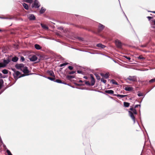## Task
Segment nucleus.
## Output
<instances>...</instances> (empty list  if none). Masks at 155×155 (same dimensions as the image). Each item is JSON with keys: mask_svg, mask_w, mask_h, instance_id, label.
<instances>
[{"mask_svg": "<svg viewBox=\"0 0 155 155\" xmlns=\"http://www.w3.org/2000/svg\"><path fill=\"white\" fill-rule=\"evenodd\" d=\"M16 67L18 69H20L23 71L24 73L28 74L29 73V71L26 67H24L23 64H19L16 65Z\"/></svg>", "mask_w": 155, "mask_h": 155, "instance_id": "1", "label": "nucleus"}, {"mask_svg": "<svg viewBox=\"0 0 155 155\" xmlns=\"http://www.w3.org/2000/svg\"><path fill=\"white\" fill-rule=\"evenodd\" d=\"M130 110H131V111H129V115L131 118L134 121V123H135V117L134 116V114H137L136 110L135 108H130Z\"/></svg>", "mask_w": 155, "mask_h": 155, "instance_id": "2", "label": "nucleus"}, {"mask_svg": "<svg viewBox=\"0 0 155 155\" xmlns=\"http://www.w3.org/2000/svg\"><path fill=\"white\" fill-rule=\"evenodd\" d=\"M14 77L15 79H17L19 78L25 76V75L22 74L21 75V73L18 71H16L13 74Z\"/></svg>", "mask_w": 155, "mask_h": 155, "instance_id": "3", "label": "nucleus"}, {"mask_svg": "<svg viewBox=\"0 0 155 155\" xmlns=\"http://www.w3.org/2000/svg\"><path fill=\"white\" fill-rule=\"evenodd\" d=\"M10 60L9 59L4 60L3 63H0V68L5 67L10 62Z\"/></svg>", "mask_w": 155, "mask_h": 155, "instance_id": "4", "label": "nucleus"}, {"mask_svg": "<svg viewBox=\"0 0 155 155\" xmlns=\"http://www.w3.org/2000/svg\"><path fill=\"white\" fill-rule=\"evenodd\" d=\"M127 79L133 82L136 81L137 80V77L135 76H130L127 78Z\"/></svg>", "mask_w": 155, "mask_h": 155, "instance_id": "5", "label": "nucleus"}, {"mask_svg": "<svg viewBox=\"0 0 155 155\" xmlns=\"http://www.w3.org/2000/svg\"><path fill=\"white\" fill-rule=\"evenodd\" d=\"M40 6V3L38 0H35L34 4L32 5L31 7L32 8H38Z\"/></svg>", "mask_w": 155, "mask_h": 155, "instance_id": "6", "label": "nucleus"}, {"mask_svg": "<svg viewBox=\"0 0 155 155\" xmlns=\"http://www.w3.org/2000/svg\"><path fill=\"white\" fill-rule=\"evenodd\" d=\"M115 44L116 46L119 48H121L122 46L121 42L118 40H116L115 41Z\"/></svg>", "mask_w": 155, "mask_h": 155, "instance_id": "7", "label": "nucleus"}, {"mask_svg": "<svg viewBox=\"0 0 155 155\" xmlns=\"http://www.w3.org/2000/svg\"><path fill=\"white\" fill-rule=\"evenodd\" d=\"M29 59L31 61H34L37 59V57L36 55H33L29 58Z\"/></svg>", "mask_w": 155, "mask_h": 155, "instance_id": "8", "label": "nucleus"}, {"mask_svg": "<svg viewBox=\"0 0 155 155\" xmlns=\"http://www.w3.org/2000/svg\"><path fill=\"white\" fill-rule=\"evenodd\" d=\"M91 78V85L93 86L94 85L95 83V80L94 78V77H93V75L92 74L90 75Z\"/></svg>", "mask_w": 155, "mask_h": 155, "instance_id": "9", "label": "nucleus"}, {"mask_svg": "<svg viewBox=\"0 0 155 155\" xmlns=\"http://www.w3.org/2000/svg\"><path fill=\"white\" fill-rule=\"evenodd\" d=\"M28 18L30 20H34L35 19V16L32 14H29L28 15Z\"/></svg>", "mask_w": 155, "mask_h": 155, "instance_id": "10", "label": "nucleus"}, {"mask_svg": "<svg viewBox=\"0 0 155 155\" xmlns=\"http://www.w3.org/2000/svg\"><path fill=\"white\" fill-rule=\"evenodd\" d=\"M47 73L51 76L55 77L54 73L52 71H47Z\"/></svg>", "mask_w": 155, "mask_h": 155, "instance_id": "11", "label": "nucleus"}, {"mask_svg": "<svg viewBox=\"0 0 155 155\" xmlns=\"http://www.w3.org/2000/svg\"><path fill=\"white\" fill-rule=\"evenodd\" d=\"M124 89L127 91H130L133 90V88L131 87L127 86L125 87Z\"/></svg>", "mask_w": 155, "mask_h": 155, "instance_id": "12", "label": "nucleus"}, {"mask_svg": "<svg viewBox=\"0 0 155 155\" xmlns=\"http://www.w3.org/2000/svg\"><path fill=\"white\" fill-rule=\"evenodd\" d=\"M97 46L99 48H104L105 47V46L101 44H98L97 45Z\"/></svg>", "mask_w": 155, "mask_h": 155, "instance_id": "13", "label": "nucleus"}, {"mask_svg": "<svg viewBox=\"0 0 155 155\" xmlns=\"http://www.w3.org/2000/svg\"><path fill=\"white\" fill-rule=\"evenodd\" d=\"M105 92L106 93L110 94H113L114 93V91L112 90H106L105 91Z\"/></svg>", "mask_w": 155, "mask_h": 155, "instance_id": "14", "label": "nucleus"}, {"mask_svg": "<svg viewBox=\"0 0 155 155\" xmlns=\"http://www.w3.org/2000/svg\"><path fill=\"white\" fill-rule=\"evenodd\" d=\"M41 25L43 29H45V30L48 29V27L46 25H44L43 24H41Z\"/></svg>", "mask_w": 155, "mask_h": 155, "instance_id": "15", "label": "nucleus"}, {"mask_svg": "<svg viewBox=\"0 0 155 155\" xmlns=\"http://www.w3.org/2000/svg\"><path fill=\"white\" fill-rule=\"evenodd\" d=\"M101 76L104 77L106 78H107L108 77V74L106 73L105 74H101Z\"/></svg>", "mask_w": 155, "mask_h": 155, "instance_id": "16", "label": "nucleus"}, {"mask_svg": "<svg viewBox=\"0 0 155 155\" xmlns=\"http://www.w3.org/2000/svg\"><path fill=\"white\" fill-rule=\"evenodd\" d=\"M104 26L103 25L101 24H99V28L100 30L101 31L103 30L104 28Z\"/></svg>", "mask_w": 155, "mask_h": 155, "instance_id": "17", "label": "nucleus"}, {"mask_svg": "<svg viewBox=\"0 0 155 155\" xmlns=\"http://www.w3.org/2000/svg\"><path fill=\"white\" fill-rule=\"evenodd\" d=\"M35 47L36 49L38 50L40 49L41 48L40 46L38 44H35Z\"/></svg>", "mask_w": 155, "mask_h": 155, "instance_id": "18", "label": "nucleus"}, {"mask_svg": "<svg viewBox=\"0 0 155 155\" xmlns=\"http://www.w3.org/2000/svg\"><path fill=\"white\" fill-rule=\"evenodd\" d=\"M23 5L25 9L27 10L28 9V5L27 4L25 3H23Z\"/></svg>", "mask_w": 155, "mask_h": 155, "instance_id": "19", "label": "nucleus"}, {"mask_svg": "<svg viewBox=\"0 0 155 155\" xmlns=\"http://www.w3.org/2000/svg\"><path fill=\"white\" fill-rule=\"evenodd\" d=\"M18 58L17 57H15L12 58V61L14 62H16L18 60Z\"/></svg>", "mask_w": 155, "mask_h": 155, "instance_id": "20", "label": "nucleus"}, {"mask_svg": "<svg viewBox=\"0 0 155 155\" xmlns=\"http://www.w3.org/2000/svg\"><path fill=\"white\" fill-rule=\"evenodd\" d=\"M130 104L127 102H124V105L126 107H128L129 106Z\"/></svg>", "mask_w": 155, "mask_h": 155, "instance_id": "21", "label": "nucleus"}, {"mask_svg": "<svg viewBox=\"0 0 155 155\" xmlns=\"http://www.w3.org/2000/svg\"><path fill=\"white\" fill-rule=\"evenodd\" d=\"M45 9L44 8H42L41 10L40 11V13H43L45 11Z\"/></svg>", "mask_w": 155, "mask_h": 155, "instance_id": "22", "label": "nucleus"}, {"mask_svg": "<svg viewBox=\"0 0 155 155\" xmlns=\"http://www.w3.org/2000/svg\"><path fill=\"white\" fill-rule=\"evenodd\" d=\"M110 82H111L113 84L117 85V83L114 80H112L110 81Z\"/></svg>", "mask_w": 155, "mask_h": 155, "instance_id": "23", "label": "nucleus"}, {"mask_svg": "<svg viewBox=\"0 0 155 155\" xmlns=\"http://www.w3.org/2000/svg\"><path fill=\"white\" fill-rule=\"evenodd\" d=\"M8 70L6 69H4L2 71V73L5 74L8 73Z\"/></svg>", "mask_w": 155, "mask_h": 155, "instance_id": "24", "label": "nucleus"}, {"mask_svg": "<svg viewBox=\"0 0 155 155\" xmlns=\"http://www.w3.org/2000/svg\"><path fill=\"white\" fill-rule=\"evenodd\" d=\"M116 96L118 97H120L121 98H123L125 96V95L117 94L116 95Z\"/></svg>", "mask_w": 155, "mask_h": 155, "instance_id": "25", "label": "nucleus"}, {"mask_svg": "<svg viewBox=\"0 0 155 155\" xmlns=\"http://www.w3.org/2000/svg\"><path fill=\"white\" fill-rule=\"evenodd\" d=\"M3 82L2 80H0V89L1 88L2 84H3Z\"/></svg>", "mask_w": 155, "mask_h": 155, "instance_id": "26", "label": "nucleus"}, {"mask_svg": "<svg viewBox=\"0 0 155 155\" xmlns=\"http://www.w3.org/2000/svg\"><path fill=\"white\" fill-rule=\"evenodd\" d=\"M25 1L29 3L32 2V0H25Z\"/></svg>", "mask_w": 155, "mask_h": 155, "instance_id": "27", "label": "nucleus"}, {"mask_svg": "<svg viewBox=\"0 0 155 155\" xmlns=\"http://www.w3.org/2000/svg\"><path fill=\"white\" fill-rule=\"evenodd\" d=\"M68 64V63H64L62 64H60V67H62Z\"/></svg>", "mask_w": 155, "mask_h": 155, "instance_id": "28", "label": "nucleus"}, {"mask_svg": "<svg viewBox=\"0 0 155 155\" xmlns=\"http://www.w3.org/2000/svg\"><path fill=\"white\" fill-rule=\"evenodd\" d=\"M138 95L139 97L142 96H143V93H142L140 92H138Z\"/></svg>", "mask_w": 155, "mask_h": 155, "instance_id": "29", "label": "nucleus"}, {"mask_svg": "<svg viewBox=\"0 0 155 155\" xmlns=\"http://www.w3.org/2000/svg\"><path fill=\"white\" fill-rule=\"evenodd\" d=\"M7 153H8V155H12L11 152L9 151L8 150H7Z\"/></svg>", "mask_w": 155, "mask_h": 155, "instance_id": "30", "label": "nucleus"}, {"mask_svg": "<svg viewBox=\"0 0 155 155\" xmlns=\"http://www.w3.org/2000/svg\"><path fill=\"white\" fill-rule=\"evenodd\" d=\"M95 75L96 77V78L98 80H99L100 79V77L97 74H95Z\"/></svg>", "mask_w": 155, "mask_h": 155, "instance_id": "31", "label": "nucleus"}, {"mask_svg": "<svg viewBox=\"0 0 155 155\" xmlns=\"http://www.w3.org/2000/svg\"><path fill=\"white\" fill-rule=\"evenodd\" d=\"M101 81L104 83H105L106 82V81L105 80H104L103 78H102L101 79Z\"/></svg>", "mask_w": 155, "mask_h": 155, "instance_id": "32", "label": "nucleus"}, {"mask_svg": "<svg viewBox=\"0 0 155 155\" xmlns=\"http://www.w3.org/2000/svg\"><path fill=\"white\" fill-rule=\"evenodd\" d=\"M85 84H86L90 86L91 85V84L90 83V82L88 81H85Z\"/></svg>", "mask_w": 155, "mask_h": 155, "instance_id": "33", "label": "nucleus"}, {"mask_svg": "<svg viewBox=\"0 0 155 155\" xmlns=\"http://www.w3.org/2000/svg\"><path fill=\"white\" fill-rule=\"evenodd\" d=\"M47 78L49 79L50 80H51V81H54V78H51V77H48Z\"/></svg>", "mask_w": 155, "mask_h": 155, "instance_id": "34", "label": "nucleus"}, {"mask_svg": "<svg viewBox=\"0 0 155 155\" xmlns=\"http://www.w3.org/2000/svg\"><path fill=\"white\" fill-rule=\"evenodd\" d=\"M155 81V78L154 79H152L151 80L149 81V82L150 83L153 82Z\"/></svg>", "mask_w": 155, "mask_h": 155, "instance_id": "35", "label": "nucleus"}, {"mask_svg": "<svg viewBox=\"0 0 155 155\" xmlns=\"http://www.w3.org/2000/svg\"><path fill=\"white\" fill-rule=\"evenodd\" d=\"M55 81L58 83H62L61 81L58 79L56 80Z\"/></svg>", "mask_w": 155, "mask_h": 155, "instance_id": "36", "label": "nucleus"}, {"mask_svg": "<svg viewBox=\"0 0 155 155\" xmlns=\"http://www.w3.org/2000/svg\"><path fill=\"white\" fill-rule=\"evenodd\" d=\"M124 57L129 60H130V58L129 57H128L126 56H124Z\"/></svg>", "mask_w": 155, "mask_h": 155, "instance_id": "37", "label": "nucleus"}, {"mask_svg": "<svg viewBox=\"0 0 155 155\" xmlns=\"http://www.w3.org/2000/svg\"><path fill=\"white\" fill-rule=\"evenodd\" d=\"M138 58L140 59H144V58L141 56H139L138 57Z\"/></svg>", "mask_w": 155, "mask_h": 155, "instance_id": "38", "label": "nucleus"}, {"mask_svg": "<svg viewBox=\"0 0 155 155\" xmlns=\"http://www.w3.org/2000/svg\"><path fill=\"white\" fill-rule=\"evenodd\" d=\"M68 68L70 70H72L73 69V67L71 66H69L68 67Z\"/></svg>", "mask_w": 155, "mask_h": 155, "instance_id": "39", "label": "nucleus"}, {"mask_svg": "<svg viewBox=\"0 0 155 155\" xmlns=\"http://www.w3.org/2000/svg\"><path fill=\"white\" fill-rule=\"evenodd\" d=\"M75 71H71V72H70L69 73V74H74L75 73Z\"/></svg>", "mask_w": 155, "mask_h": 155, "instance_id": "40", "label": "nucleus"}, {"mask_svg": "<svg viewBox=\"0 0 155 155\" xmlns=\"http://www.w3.org/2000/svg\"><path fill=\"white\" fill-rule=\"evenodd\" d=\"M68 78H74V76H68Z\"/></svg>", "mask_w": 155, "mask_h": 155, "instance_id": "41", "label": "nucleus"}, {"mask_svg": "<svg viewBox=\"0 0 155 155\" xmlns=\"http://www.w3.org/2000/svg\"><path fill=\"white\" fill-rule=\"evenodd\" d=\"M21 60L22 61H23L25 60V58L23 57H21Z\"/></svg>", "mask_w": 155, "mask_h": 155, "instance_id": "42", "label": "nucleus"}, {"mask_svg": "<svg viewBox=\"0 0 155 155\" xmlns=\"http://www.w3.org/2000/svg\"><path fill=\"white\" fill-rule=\"evenodd\" d=\"M139 106H140V105H136L135 106V107H134V108L135 109V108H136L137 107H138Z\"/></svg>", "mask_w": 155, "mask_h": 155, "instance_id": "43", "label": "nucleus"}, {"mask_svg": "<svg viewBox=\"0 0 155 155\" xmlns=\"http://www.w3.org/2000/svg\"><path fill=\"white\" fill-rule=\"evenodd\" d=\"M77 72L78 73L81 74L82 73V71H78Z\"/></svg>", "mask_w": 155, "mask_h": 155, "instance_id": "44", "label": "nucleus"}, {"mask_svg": "<svg viewBox=\"0 0 155 155\" xmlns=\"http://www.w3.org/2000/svg\"><path fill=\"white\" fill-rule=\"evenodd\" d=\"M147 18L149 20H150L152 18V17L149 16L147 17Z\"/></svg>", "mask_w": 155, "mask_h": 155, "instance_id": "45", "label": "nucleus"}, {"mask_svg": "<svg viewBox=\"0 0 155 155\" xmlns=\"http://www.w3.org/2000/svg\"><path fill=\"white\" fill-rule=\"evenodd\" d=\"M0 141H1V143H2V144H3V142L2 139H1Z\"/></svg>", "mask_w": 155, "mask_h": 155, "instance_id": "46", "label": "nucleus"}, {"mask_svg": "<svg viewBox=\"0 0 155 155\" xmlns=\"http://www.w3.org/2000/svg\"><path fill=\"white\" fill-rule=\"evenodd\" d=\"M84 78H85L86 79H87V78L86 77H85V76H84Z\"/></svg>", "mask_w": 155, "mask_h": 155, "instance_id": "47", "label": "nucleus"}, {"mask_svg": "<svg viewBox=\"0 0 155 155\" xmlns=\"http://www.w3.org/2000/svg\"><path fill=\"white\" fill-rule=\"evenodd\" d=\"M152 12L153 13H155V11L152 12Z\"/></svg>", "mask_w": 155, "mask_h": 155, "instance_id": "48", "label": "nucleus"}, {"mask_svg": "<svg viewBox=\"0 0 155 155\" xmlns=\"http://www.w3.org/2000/svg\"><path fill=\"white\" fill-rule=\"evenodd\" d=\"M3 147H6L5 146L4 144H3Z\"/></svg>", "mask_w": 155, "mask_h": 155, "instance_id": "49", "label": "nucleus"}, {"mask_svg": "<svg viewBox=\"0 0 155 155\" xmlns=\"http://www.w3.org/2000/svg\"><path fill=\"white\" fill-rule=\"evenodd\" d=\"M44 77L46 78H47V77H46L45 76H44Z\"/></svg>", "mask_w": 155, "mask_h": 155, "instance_id": "50", "label": "nucleus"}, {"mask_svg": "<svg viewBox=\"0 0 155 155\" xmlns=\"http://www.w3.org/2000/svg\"><path fill=\"white\" fill-rule=\"evenodd\" d=\"M154 24L155 25V21H154Z\"/></svg>", "mask_w": 155, "mask_h": 155, "instance_id": "51", "label": "nucleus"}, {"mask_svg": "<svg viewBox=\"0 0 155 155\" xmlns=\"http://www.w3.org/2000/svg\"><path fill=\"white\" fill-rule=\"evenodd\" d=\"M80 82H82V81H79Z\"/></svg>", "mask_w": 155, "mask_h": 155, "instance_id": "52", "label": "nucleus"}]
</instances>
